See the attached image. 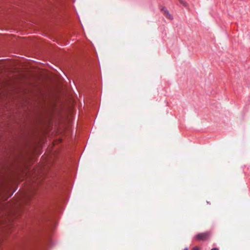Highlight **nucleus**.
Listing matches in <instances>:
<instances>
[{
    "label": "nucleus",
    "instance_id": "nucleus-1",
    "mask_svg": "<svg viewBox=\"0 0 250 250\" xmlns=\"http://www.w3.org/2000/svg\"><path fill=\"white\" fill-rule=\"evenodd\" d=\"M210 233L208 232L200 233L196 235V238L198 240H207L208 239Z\"/></svg>",
    "mask_w": 250,
    "mask_h": 250
},
{
    "label": "nucleus",
    "instance_id": "nucleus-6",
    "mask_svg": "<svg viewBox=\"0 0 250 250\" xmlns=\"http://www.w3.org/2000/svg\"><path fill=\"white\" fill-rule=\"evenodd\" d=\"M185 250H188V249H185Z\"/></svg>",
    "mask_w": 250,
    "mask_h": 250
},
{
    "label": "nucleus",
    "instance_id": "nucleus-3",
    "mask_svg": "<svg viewBox=\"0 0 250 250\" xmlns=\"http://www.w3.org/2000/svg\"><path fill=\"white\" fill-rule=\"evenodd\" d=\"M179 2L181 4H182L183 6L185 7H187L188 6V4L183 0H179Z\"/></svg>",
    "mask_w": 250,
    "mask_h": 250
},
{
    "label": "nucleus",
    "instance_id": "nucleus-4",
    "mask_svg": "<svg viewBox=\"0 0 250 250\" xmlns=\"http://www.w3.org/2000/svg\"><path fill=\"white\" fill-rule=\"evenodd\" d=\"M192 250H200V249L198 247H195L192 249Z\"/></svg>",
    "mask_w": 250,
    "mask_h": 250
},
{
    "label": "nucleus",
    "instance_id": "nucleus-2",
    "mask_svg": "<svg viewBox=\"0 0 250 250\" xmlns=\"http://www.w3.org/2000/svg\"><path fill=\"white\" fill-rule=\"evenodd\" d=\"M161 11L163 13V14L165 15V16L169 20H172L173 17L170 14V13L169 12V11L165 7H163L161 9Z\"/></svg>",
    "mask_w": 250,
    "mask_h": 250
},
{
    "label": "nucleus",
    "instance_id": "nucleus-5",
    "mask_svg": "<svg viewBox=\"0 0 250 250\" xmlns=\"http://www.w3.org/2000/svg\"><path fill=\"white\" fill-rule=\"evenodd\" d=\"M211 250H218V249L217 248H213V249H211Z\"/></svg>",
    "mask_w": 250,
    "mask_h": 250
}]
</instances>
